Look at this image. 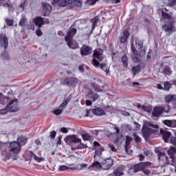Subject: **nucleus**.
Listing matches in <instances>:
<instances>
[{
  "instance_id": "obj_1",
  "label": "nucleus",
  "mask_w": 176,
  "mask_h": 176,
  "mask_svg": "<svg viewBox=\"0 0 176 176\" xmlns=\"http://www.w3.org/2000/svg\"><path fill=\"white\" fill-rule=\"evenodd\" d=\"M21 146H20V144H19L17 142H12L10 144L9 151L4 152L3 154L4 156L3 160H4V162H6V160H9L10 159H12V160H17V159H19V153L21 149Z\"/></svg>"
},
{
  "instance_id": "obj_2",
  "label": "nucleus",
  "mask_w": 176,
  "mask_h": 176,
  "mask_svg": "<svg viewBox=\"0 0 176 176\" xmlns=\"http://www.w3.org/2000/svg\"><path fill=\"white\" fill-rule=\"evenodd\" d=\"M159 129V125L153 124L151 122H147L145 123L143 127V137L145 140H148L149 138V135L153 133L152 129Z\"/></svg>"
},
{
  "instance_id": "obj_3",
  "label": "nucleus",
  "mask_w": 176,
  "mask_h": 176,
  "mask_svg": "<svg viewBox=\"0 0 176 176\" xmlns=\"http://www.w3.org/2000/svg\"><path fill=\"white\" fill-rule=\"evenodd\" d=\"M170 112V107L168 106L166 109L163 107H155L152 113V118L154 120H157L162 113H168Z\"/></svg>"
},
{
  "instance_id": "obj_4",
  "label": "nucleus",
  "mask_w": 176,
  "mask_h": 176,
  "mask_svg": "<svg viewBox=\"0 0 176 176\" xmlns=\"http://www.w3.org/2000/svg\"><path fill=\"white\" fill-rule=\"evenodd\" d=\"M64 141L66 144H78V142H82V139L77 135H69L64 139Z\"/></svg>"
},
{
  "instance_id": "obj_5",
  "label": "nucleus",
  "mask_w": 176,
  "mask_h": 176,
  "mask_svg": "<svg viewBox=\"0 0 176 176\" xmlns=\"http://www.w3.org/2000/svg\"><path fill=\"white\" fill-rule=\"evenodd\" d=\"M94 58L92 59V64L94 67H98V65H100L98 61H102V55H101L98 51H95L94 53Z\"/></svg>"
},
{
  "instance_id": "obj_6",
  "label": "nucleus",
  "mask_w": 176,
  "mask_h": 176,
  "mask_svg": "<svg viewBox=\"0 0 176 176\" xmlns=\"http://www.w3.org/2000/svg\"><path fill=\"white\" fill-rule=\"evenodd\" d=\"M7 108L10 112H17L19 111L17 100H11L8 104Z\"/></svg>"
},
{
  "instance_id": "obj_7",
  "label": "nucleus",
  "mask_w": 176,
  "mask_h": 176,
  "mask_svg": "<svg viewBox=\"0 0 176 176\" xmlns=\"http://www.w3.org/2000/svg\"><path fill=\"white\" fill-rule=\"evenodd\" d=\"M112 166H113V160H112L111 158H109V159L104 160L102 163V169L109 170V168H111Z\"/></svg>"
},
{
  "instance_id": "obj_8",
  "label": "nucleus",
  "mask_w": 176,
  "mask_h": 176,
  "mask_svg": "<svg viewBox=\"0 0 176 176\" xmlns=\"http://www.w3.org/2000/svg\"><path fill=\"white\" fill-rule=\"evenodd\" d=\"M93 50L88 45H83L80 48L81 56H89V54H91Z\"/></svg>"
},
{
  "instance_id": "obj_9",
  "label": "nucleus",
  "mask_w": 176,
  "mask_h": 176,
  "mask_svg": "<svg viewBox=\"0 0 176 176\" xmlns=\"http://www.w3.org/2000/svg\"><path fill=\"white\" fill-rule=\"evenodd\" d=\"M149 166H152V163L149 162H146L136 164V168L139 171H142L144 170L148 169V167H149Z\"/></svg>"
},
{
  "instance_id": "obj_10",
  "label": "nucleus",
  "mask_w": 176,
  "mask_h": 176,
  "mask_svg": "<svg viewBox=\"0 0 176 176\" xmlns=\"http://www.w3.org/2000/svg\"><path fill=\"white\" fill-rule=\"evenodd\" d=\"M0 43L1 46H3L4 49H8L9 41L6 35L3 34H0Z\"/></svg>"
},
{
  "instance_id": "obj_11",
  "label": "nucleus",
  "mask_w": 176,
  "mask_h": 176,
  "mask_svg": "<svg viewBox=\"0 0 176 176\" xmlns=\"http://www.w3.org/2000/svg\"><path fill=\"white\" fill-rule=\"evenodd\" d=\"M163 30L166 32L168 34H172L175 31V28L173 23H170L162 26Z\"/></svg>"
},
{
  "instance_id": "obj_12",
  "label": "nucleus",
  "mask_w": 176,
  "mask_h": 176,
  "mask_svg": "<svg viewBox=\"0 0 176 176\" xmlns=\"http://www.w3.org/2000/svg\"><path fill=\"white\" fill-rule=\"evenodd\" d=\"M78 30L76 28H70L65 38V41H72V38L75 36Z\"/></svg>"
},
{
  "instance_id": "obj_13",
  "label": "nucleus",
  "mask_w": 176,
  "mask_h": 176,
  "mask_svg": "<svg viewBox=\"0 0 176 176\" xmlns=\"http://www.w3.org/2000/svg\"><path fill=\"white\" fill-rule=\"evenodd\" d=\"M135 46L138 49H140V56L142 57L143 56H145V50H141L142 49V41L138 38L135 39Z\"/></svg>"
},
{
  "instance_id": "obj_14",
  "label": "nucleus",
  "mask_w": 176,
  "mask_h": 176,
  "mask_svg": "<svg viewBox=\"0 0 176 176\" xmlns=\"http://www.w3.org/2000/svg\"><path fill=\"white\" fill-rule=\"evenodd\" d=\"M160 134L164 141V142H168V138L171 137V133L169 131H164L163 129H161Z\"/></svg>"
},
{
  "instance_id": "obj_15",
  "label": "nucleus",
  "mask_w": 176,
  "mask_h": 176,
  "mask_svg": "<svg viewBox=\"0 0 176 176\" xmlns=\"http://www.w3.org/2000/svg\"><path fill=\"white\" fill-rule=\"evenodd\" d=\"M33 22L34 23L35 25L38 27V28H41V27L45 24V21H43V19L41 16H37L33 19Z\"/></svg>"
},
{
  "instance_id": "obj_16",
  "label": "nucleus",
  "mask_w": 176,
  "mask_h": 176,
  "mask_svg": "<svg viewBox=\"0 0 176 176\" xmlns=\"http://www.w3.org/2000/svg\"><path fill=\"white\" fill-rule=\"evenodd\" d=\"M52 5H58V6H62L63 8L68 5V1L67 0H52Z\"/></svg>"
},
{
  "instance_id": "obj_17",
  "label": "nucleus",
  "mask_w": 176,
  "mask_h": 176,
  "mask_svg": "<svg viewBox=\"0 0 176 176\" xmlns=\"http://www.w3.org/2000/svg\"><path fill=\"white\" fill-rule=\"evenodd\" d=\"M124 166L121 165L118 168H117L116 170H114V175L116 176H122L124 175Z\"/></svg>"
},
{
  "instance_id": "obj_18",
  "label": "nucleus",
  "mask_w": 176,
  "mask_h": 176,
  "mask_svg": "<svg viewBox=\"0 0 176 176\" xmlns=\"http://www.w3.org/2000/svg\"><path fill=\"white\" fill-rule=\"evenodd\" d=\"M92 113H94V115H96V116H104V115H105V111L101 109V107L94 109L92 110Z\"/></svg>"
},
{
  "instance_id": "obj_19",
  "label": "nucleus",
  "mask_w": 176,
  "mask_h": 176,
  "mask_svg": "<svg viewBox=\"0 0 176 176\" xmlns=\"http://www.w3.org/2000/svg\"><path fill=\"white\" fill-rule=\"evenodd\" d=\"M67 86H73L74 87H75V86H76V85H78V79L76 78H71L69 79H67L65 80Z\"/></svg>"
},
{
  "instance_id": "obj_20",
  "label": "nucleus",
  "mask_w": 176,
  "mask_h": 176,
  "mask_svg": "<svg viewBox=\"0 0 176 176\" xmlns=\"http://www.w3.org/2000/svg\"><path fill=\"white\" fill-rule=\"evenodd\" d=\"M129 30H124L120 38L121 43H126L127 42V39L129 38Z\"/></svg>"
},
{
  "instance_id": "obj_21",
  "label": "nucleus",
  "mask_w": 176,
  "mask_h": 176,
  "mask_svg": "<svg viewBox=\"0 0 176 176\" xmlns=\"http://www.w3.org/2000/svg\"><path fill=\"white\" fill-rule=\"evenodd\" d=\"M162 123L168 127H176V120H164Z\"/></svg>"
},
{
  "instance_id": "obj_22",
  "label": "nucleus",
  "mask_w": 176,
  "mask_h": 176,
  "mask_svg": "<svg viewBox=\"0 0 176 176\" xmlns=\"http://www.w3.org/2000/svg\"><path fill=\"white\" fill-rule=\"evenodd\" d=\"M67 45L70 49H72L73 50H75L79 47V45L77 43H74L72 40H67L66 41Z\"/></svg>"
},
{
  "instance_id": "obj_23",
  "label": "nucleus",
  "mask_w": 176,
  "mask_h": 176,
  "mask_svg": "<svg viewBox=\"0 0 176 176\" xmlns=\"http://www.w3.org/2000/svg\"><path fill=\"white\" fill-rule=\"evenodd\" d=\"M87 98H89V100H91L94 102L96 100H98V95L97 94H94L92 91H90L87 95Z\"/></svg>"
},
{
  "instance_id": "obj_24",
  "label": "nucleus",
  "mask_w": 176,
  "mask_h": 176,
  "mask_svg": "<svg viewBox=\"0 0 176 176\" xmlns=\"http://www.w3.org/2000/svg\"><path fill=\"white\" fill-rule=\"evenodd\" d=\"M78 144L76 147H72L71 149L72 151H76L78 149H87V148H89L87 146V144H85L83 143H82V142H78Z\"/></svg>"
},
{
  "instance_id": "obj_25",
  "label": "nucleus",
  "mask_w": 176,
  "mask_h": 176,
  "mask_svg": "<svg viewBox=\"0 0 176 176\" xmlns=\"http://www.w3.org/2000/svg\"><path fill=\"white\" fill-rule=\"evenodd\" d=\"M68 5L80 8L82 6V1L80 0H68Z\"/></svg>"
},
{
  "instance_id": "obj_26",
  "label": "nucleus",
  "mask_w": 176,
  "mask_h": 176,
  "mask_svg": "<svg viewBox=\"0 0 176 176\" xmlns=\"http://www.w3.org/2000/svg\"><path fill=\"white\" fill-rule=\"evenodd\" d=\"M27 21H28V19H27V16H25L24 14H22L21 16V20L19 23V25H20V27H25Z\"/></svg>"
},
{
  "instance_id": "obj_27",
  "label": "nucleus",
  "mask_w": 176,
  "mask_h": 176,
  "mask_svg": "<svg viewBox=\"0 0 176 176\" xmlns=\"http://www.w3.org/2000/svg\"><path fill=\"white\" fill-rule=\"evenodd\" d=\"M165 102L170 103L173 102V101H175L176 95H167L165 96Z\"/></svg>"
},
{
  "instance_id": "obj_28",
  "label": "nucleus",
  "mask_w": 176,
  "mask_h": 176,
  "mask_svg": "<svg viewBox=\"0 0 176 176\" xmlns=\"http://www.w3.org/2000/svg\"><path fill=\"white\" fill-rule=\"evenodd\" d=\"M131 141H133V138L130 136H126V143H125V151L126 153L129 152V146L130 144H131Z\"/></svg>"
},
{
  "instance_id": "obj_29",
  "label": "nucleus",
  "mask_w": 176,
  "mask_h": 176,
  "mask_svg": "<svg viewBox=\"0 0 176 176\" xmlns=\"http://www.w3.org/2000/svg\"><path fill=\"white\" fill-rule=\"evenodd\" d=\"M42 6L45 13H49L52 10V6L47 3H43Z\"/></svg>"
},
{
  "instance_id": "obj_30",
  "label": "nucleus",
  "mask_w": 176,
  "mask_h": 176,
  "mask_svg": "<svg viewBox=\"0 0 176 176\" xmlns=\"http://www.w3.org/2000/svg\"><path fill=\"white\" fill-rule=\"evenodd\" d=\"M138 171L139 170L137 168V165H135L133 167L129 168V170H128V175H134V174H135V173H138Z\"/></svg>"
},
{
  "instance_id": "obj_31",
  "label": "nucleus",
  "mask_w": 176,
  "mask_h": 176,
  "mask_svg": "<svg viewBox=\"0 0 176 176\" xmlns=\"http://www.w3.org/2000/svg\"><path fill=\"white\" fill-rule=\"evenodd\" d=\"M18 144H19L20 146H24L25 144H27V138L20 137L18 138Z\"/></svg>"
},
{
  "instance_id": "obj_32",
  "label": "nucleus",
  "mask_w": 176,
  "mask_h": 176,
  "mask_svg": "<svg viewBox=\"0 0 176 176\" xmlns=\"http://www.w3.org/2000/svg\"><path fill=\"white\" fill-rule=\"evenodd\" d=\"M102 152H104V148H96L95 155L94 156V160H96V157H97V156H100L101 157Z\"/></svg>"
},
{
  "instance_id": "obj_33",
  "label": "nucleus",
  "mask_w": 176,
  "mask_h": 176,
  "mask_svg": "<svg viewBox=\"0 0 176 176\" xmlns=\"http://www.w3.org/2000/svg\"><path fill=\"white\" fill-rule=\"evenodd\" d=\"M31 157L32 159H34L36 162H38V163H41V162H43V159L42 157H39L36 156V154L34 153L33 152H31Z\"/></svg>"
},
{
  "instance_id": "obj_34",
  "label": "nucleus",
  "mask_w": 176,
  "mask_h": 176,
  "mask_svg": "<svg viewBox=\"0 0 176 176\" xmlns=\"http://www.w3.org/2000/svg\"><path fill=\"white\" fill-rule=\"evenodd\" d=\"M131 69L134 76H135V75H137V74H138L140 71H141V66L138 65L136 67H133Z\"/></svg>"
},
{
  "instance_id": "obj_35",
  "label": "nucleus",
  "mask_w": 176,
  "mask_h": 176,
  "mask_svg": "<svg viewBox=\"0 0 176 176\" xmlns=\"http://www.w3.org/2000/svg\"><path fill=\"white\" fill-rule=\"evenodd\" d=\"M68 102H69V100L67 99L65 100L63 103L60 105L59 108L60 109H62V111H64L65 108H67V106L68 105Z\"/></svg>"
},
{
  "instance_id": "obj_36",
  "label": "nucleus",
  "mask_w": 176,
  "mask_h": 176,
  "mask_svg": "<svg viewBox=\"0 0 176 176\" xmlns=\"http://www.w3.org/2000/svg\"><path fill=\"white\" fill-rule=\"evenodd\" d=\"M100 68L102 69V71H104V72L107 73V75L109 74V68L107 67V65L105 64H100Z\"/></svg>"
},
{
  "instance_id": "obj_37",
  "label": "nucleus",
  "mask_w": 176,
  "mask_h": 176,
  "mask_svg": "<svg viewBox=\"0 0 176 176\" xmlns=\"http://www.w3.org/2000/svg\"><path fill=\"white\" fill-rule=\"evenodd\" d=\"M92 167L94 168H102V164L99 163L98 161H94Z\"/></svg>"
},
{
  "instance_id": "obj_38",
  "label": "nucleus",
  "mask_w": 176,
  "mask_h": 176,
  "mask_svg": "<svg viewBox=\"0 0 176 176\" xmlns=\"http://www.w3.org/2000/svg\"><path fill=\"white\" fill-rule=\"evenodd\" d=\"M163 73L165 74V75H168V76H170V75L173 74V72L171 71V69H170V67H165L163 69Z\"/></svg>"
},
{
  "instance_id": "obj_39",
  "label": "nucleus",
  "mask_w": 176,
  "mask_h": 176,
  "mask_svg": "<svg viewBox=\"0 0 176 176\" xmlns=\"http://www.w3.org/2000/svg\"><path fill=\"white\" fill-rule=\"evenodd\" d=\"M170 87H171V84H170V82H164V90H165V91H168L170 90Z\"/></svg>"
},
{
  "instance_id": "obj_40",
  "label": "nucleus",
  "mask_w": 176,
  "mask_h": 176,
  "mask_svg": "<svg viewBox=\"0 0 176 176\" xmlns=\"http://www.w3.org/2000/svg\"><path fill=\"white\" fill-rule=\"evenodd\" d=\"M81 137L84 141H89L91 138L89 133H84L81 135Z\"/></svg>"
},
{
  "instance_id": "obj_41",
  "label": "nucleus",
  "mask_w": 176,
  "mask_h": 176,
  "mask_svg": "<svg viewBox=\"0 0 176 176\" xmlns=\"http://www.w3.org/2000/svg\"><path fill=\"white\" fill-rule=\"evenodd\" d=\"M167 6L170 8H174L176 6V0H168Z\"/></svg>"
},
{
  "instance_id": "obj_42",
  "label": "nucleus",
  "mask_w": 176,
  "mask_h": 176,
  "mask_svg": "<svg viewBox=\"0 0 176 176\" xmlns=\"http://www.w3.org/2000/svg\"><path fill=\"white\" fill-rule=\"evenodd\" d=\"M99 0H87L86 4L89 6H93V5H96V2H98Z\"/></svg>"
},
{
  "instance_id": "obj_43",
  "label": "nucleus",
  "mask_w": 176,
  "mask_h": 176,
  "mask_svg": "<svg viewBox=\"0 0 176 176\" xmlns=\"http://www.w3.org/2000/svg\"><path fill=\"white\" fill-rule=\"evenodd\" d=\"M54 115H56V116H58V115H61L63 113V109H57L53 111Z\"/></svg>"
},
{
  "instance_id": "obj_44",
  "label": "nucleus",
  "mask_w": 176,
  "mask_h": 176,
  "mask_svg": "<svg viewBox=\"0 0 176 176\" xmlns=\"http://www.w3.org/2000/svg\"><path fill=\"white\" fill-rule=\"evenodd\" d=\"M9 111V109H8V106L6 107L5 109L0 110V115H6Z\"/></svg>"
},
{
  "instance_id": "obj_45",
  "label": "nucleus",
  "mask_w": 176,
  "mask_h": 176,
  "mask_svg": "<svg viewBox=\"0 0 176 176\" xmlns=\"http://www.w3.org/2000/svg\"><path fill=\"white\" fill-rule=\"evenodd\" d=\"M89 113H90V110L87 109L82 112V116H80V118H87V116H89Z\"/></svg>"
},
{
  "instance_id": "obj_46",
  "label": "nucleus",
  "mask_w": 176,
  "mask_h": 176,
  "mask_svg": "<svg viewBox=\"0 0 176 176\" xmlns=\"http://www.w3.org/2000/svg\"><path fill=\"white\" fill-rule=\"evenodd\" d=\"M122 63H123V65L124 67H127L128 64H127V56L124 55L122 56Z\"/></svg>"
},
{
  "instance_id": "obj_47",
  "label": "nucleus",
  "mask_w": 176,
  "mask_h": 176,
  "mask_svg": "<svg viewBox=\"0 0 176 176\" xmlns=\"http://www.w3.org/2000/svg\"><path fill=\"white\" fill-rule=\"evenodd\" d=\"M131 50L133 54H135V56L138 54V52H137V50H135V47H134V42L131 43Z\"/></svg>"
},
{
  "instance_id": "obj_48",
  "label": "nucleus",
  "mask_w": 176,
  "mask_h": 176,
  "mask_svg": "<svg viewBox=\"0 0 176 176\" xmlns=\"http://www.w3.org/2000/svg\"><path fill=\"white\" fill-rule=\"evenodd\" d=\"M162 17L166 19L167 20H171V16L168 14H166L164 12H162Z\"/></svg>"
},
{
  "instance_id": "obj_49",
  "label": "nucleus",
  "mask_w": 176,
  "mask_h": 176,
  "mask_svg": "<svg viewBox=\"0 0 176 176\" xmlns=\"http://www.w3.org/2000/svg\"><path fill=\"white\" fill-rule=\"evenodd\" d=\"M94 146L96 149V151H97V149H101V146L100 145V143H98V142H94Z\"/></svg>"
},
{
  "instance_id": "obj_50",
  "label": "nucleus",
  "mask_w": 176,
  "mask_h": 176,
  "mask_svg": "<svg viewBox=\"0 0 176 176\" xmlns=\"http://www.w3.org/2000/svg\"><path fill=\"white\" fill-rule=\"evenodd\" d=\"M133 136H134V140H135V142H137V144H138V142H141L142 140L140 138V136H138L135 133L133 134Z\"/></svg>"
},
{
  "instance_id": "obj_51",
  "label": "nucleus",
  "mask_w": 176,
  "mask_h": 176,
  "mask_svg": "<svg viewBox=\"0 0 176 176\" xmlns=\"http://www.w3.org/2000/svg\"><path fill=\"white\" fill-rule=\"evenodd\" d=\"M65 170H68V167L65 165L60 166L58 168L59 171H65Z\"/></svg>"
},
{
  "instance_id": "obj_52",
  "label": "nucleus",
  "mask_w": 176,
  "mask_h": 176,
  "mask_svg": "<svg viewBox=\"0 0 176 176\" xmlns=\"http://www.w3.org/2000/svg\"><path fill=\"white\" fill-rule=\"evenodd\" d=\"M108 146L110 148L111 151L112 152H117L118 150L116 149V148L113 146V144H108Z\"/></svg>"
},
{
  "instance_id": "obj_53",
  "label": "nucleus",
  "mask_w": 176,
  "mask_h": 176,
  "mask_svg": "<svg viewBox=\"0 0 176 176\" xmlns=\"http://www.w3.org/2000/svg\"><path fill=\"white\" fill-rule=\"evenodd\" d=\"M13 23H14L13 19H6L7 25H9L10 27L13 25Z\"/></svg>"
},
{
  "instance_id": "obj_54",
  "label": "nucleus",
  "mask_w": 176,
  "mask_h": 176,
  "mask_svg": "<svg viewBox=\"0 0 176 176\" xmlns=\"http://www.w3.org/2000/svg\"><path fill=\"white\" fill-rule=\"evenodd\" d=\"M91 21H92V28L94 29V28L96 27V24H97L98 19L96 17H95L92 19Z\"/></svg>"
},
{
  "instance_id": "obj_55",
  "label": "nucleus",
  "mask_w": 176,
  "mask_h": 176,
  "mask_svg": "<svg viewBox=\"0 0 176 176\" xmlns=\"http://www.w3.org/2000/svg\"><path fill=\"white\" fill-rule=\"evenodd\" d=\"M113 130H115L116 133L117 134H119L120 129H119V127H118L116 125H113Z\"/></svg>"
},
{
  "instance_id": "obj_56",
  "label": "nucleus",
  "mask_w": 176,
  "mask_h": 176,
  "mask_svg": "<svg viewBox=\"0 0 176 176\" xmlns=\"http://www.w3.org/2000/svg\"><path fill=\"white\" fill-rule=\"evenodd\" d=\"M142 171L145 175H149V174H151V170H149V169H144Z\"/></svg>"
},
{
  "instance_id": "obj_57",
  "label": "nucleus",
  "mask_w": 176,
  "mask_h": 176,
  "mask_svg": "<svg viewBox=\"0 0 176 176\" xmlns=\"http://www.w3.org/2000/svg\"><path fill=\"white\" fill-rule=\"evenodd\" d=\"M25 6V1L23 3H21V5L19 6V8L21 9V12L24 11V8Z\"/></svg>"
},
{
  "instance_id": "obj_58",
  "label": "nucleus",
  "mask_w": 176,
  "mask_h": 176,
  "mask_svg": "<svg viewBox=\"0 0 176 176\" xmlns=\"http://www.w3.org/2000/svg\"><path fill=\"white\" fill-rule=\"evenodd\" d=\"M56 134L57 133L54 131L50 132V138H56Z\"/></svg>"
},
{
  "instance_id": "obj_59",
  "label": "nucleus",
  "mask_w": 176,
  "mask_h": 176,
  "mask_svg": "<svg viewBox=\"0 0 176 176\" xmlns=\"http://www.w3.org/2000/svg\"><path fill=\"white\" fill-rule=\"evenodd\" d=\"M36 34L37 36H42V32L38 29L36 31Z\"/></svg>"
},
{
  "instance_id": "obj_60",
  "label": "nucleus",
  "mask_w": 176,
  "mask_h": 176,
  "mask_svg": "<svg viewBox=\"0 0 176 176\" xmlns=\"http://www.w3.org/2000/svg\"><path fill=\"white\" fill-rule=\"evenodd\" d=\"M85 104L87 107H90V105H91L92 102H91V100H87L85 101Z\"/></svg>"
},
{
  "instance_id": "obj_61",
  "label": "nucleus",
  "mask_w": 176,
  "mask_h": 176,
  "mask_svg": "<svg viewBox=\"0 0 176 176\" xmlns=\"http://www.w3.org/2000/svg\"><path fill=\"white\" fill-rule=\"evenodd\" d=\"M61 132L64 133L65 134H67V133H68V129H67V128L63 127L61 129Z\"/></svg>"
},
{
  "instance_id": "obj_62",
  "label": "nucleus",
  "mask_w": 176,
  "mask_h": 176,
  "mask_svg": "<svg viewBox=\"0 0 176 176\" xmlns=\"http://www.w3.org/2000/svg\"><path fill=\"white\" fill-rule=\"evenodd\" d=\"M138 157H139L140 162H142V160H144L145 159V157H144V155L142 154L139 155Z\"/></svg>"
},
{
  "instance_id": "obj_63",
  "label": "nucleus",
  "mask_w": 176,
  "mask_h": 176,
  "mask_svg": "<svg viewBox=\"0 0 176 176\" xmlns=\"http://www.w3.org/2000/svg\"><path fill=\"white\" fill-rule=\"evenodd\" d=\"M150 153H151V151H149V150H145L144 151V155H145V156H149Z\"/></svg>"
},
{
  "instance_id": "obj_64",
  "label": "nucleus",
  "mask_w": 176,
  "mask_h": 176,
  "mask_svg": "<svg viewBox=\"0 0 176 176\" xmlns=\"http://www.w3.org/2000/svg\"><path fill=\"white\" fill-rule=\"evenodd\" d=\"M78 69H79L80 72H85V69H83V65L79 66Z\"/></svg>"
}]
</instances>
